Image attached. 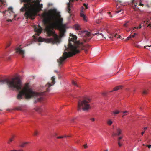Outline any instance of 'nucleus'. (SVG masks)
<instances>
[{
  "label": "nucleus",
  "instance_id": "7",
  "mask_svg": "<svg viewBox=\"0 0 151 151\" xmlns=\"http://www.w3.org/2000/svg\"><path fill=\"white\" fill-rule=\"evenodd\" d=\"M16 52L22 56V57L24 58V57L25 52L24 50H22L20 47H18L16 49Z\"/></svg>",
  "mask_w": 151,
  "mask_h": 151
},
{
  "label": "nucleus",
  "instance_id": "30",
  "mask_svg": "<svg viewBox=\"0 0 151 151\" xmlns=\"http://www.w3.org/2000/svg\"><path fill=\"white\" fill-rule=\"evenodd\" d=\"M13 9V8L12 7H9L8 8V11H6L5 12H4V13H5V12H8L9 11L11 10V11H12V10Z\"/></svg>",
  "mask_w": 151,
  "mask_h": 151
},
{
  "label": "nucleus",
  "instance_id": "1",
  "mask_svg": "<svg viewBox=\"0 0 151 151\" xmlns=\"http://www.w3.org/2000/svg\"><path fill=\"white\" fill-rule=\"evenodd\" d=\"M42 16L43 23L46 26L45 31L47 35H52L53 38L43 39L45 42L53 44L59 43L60 40L58 36L55 33L53 28H56L59 31L60 36L62 37L66 32V25L63 24V19L56 18L55 14L47 12H44Z\"/></svg>",
  "mask_w": 151,
  "mask_h": 151
},
{
  "label": "nucleus",
  "instance_id": "10",
  "mask_svg": "<svg viewBox=\"0 0 151 151\" xmlns=\"http://www.w3.org/2000/svg\"><path fill=\"white\" fill-rule=\"evenodd\" d=\"M52 84L50 83H47L45 86V88L46 91H48L50 90L49 88L52 86Z\"/></svg>",
  "mask_w": 151,
  "mask_h": 151
},
{
  "label": "nucleus",
  "instance_id": "9",
  "mask_svg": "<svg viewBox=\"0 0 151 151\" xmlns=\"http://www.w3.org/2000/svg\"><path fill=\"white\" fill-rule=\"evenodd\" d=\"M69 2L67 3V11L69 13H70V6L71 5V4L70 3V2H73L74 0H69Z\"/></svg>",
  "mask_w": 151,
  "mask_h": 151
},
{
  "label": "nucleus",
  "instance_id": "15",
  "mask_svg": "<svg viewBox=\"0 0 151 151\" xmlns=\"http://www.w3.org/2000/svg\"><path fill=\"white\" fill-rule=\"evenodd\" d=\"M35 109L36 111H38L39 112H40L41 111H42V109L41 108L37 107L35 108Z\"/></svg>",
  "mask_w": 151,
  "mask_h": 151
},
{
  "label": "nucleus",
  "instance_id": "25",
  "mask_svg": "<svg viewBox=\"0 0 151 151\" xmlns=\"http://www.w3.org/2000/svg\"><path fill=\"white\" fill-rule=\"evenodd\" d=\"M50 12H52L54 13H56L57 12V10L55 9H53L49 11Z\"/></svg>",
  "mask_w": 151,
  "mask_h": 151
},
{
  "label": "nucleus",
  "instance_id": "41",
  "mask_svg": "<svg viewBox=\"0 0 151 151\" xmlns=\"http://www.w3.org/2000/svg\"><path fill=\"white\" fill-rule=\"evenodd\" d=\"M121 11V10H118L117 11H116V13H119L120 11Z\"/></svg>",
  "mask_w": 151,
  "mask_h": 151
},
{
  "label": "nucleus",
  "instance_id": "13",
  "mask_svg": "<svg viewBox=\"0 0 151 151\" xmlns=\"http://www.w3.org/2000/svg\"><path fill=\"white\" fill-rule=\"evenodd\" d=\"M31 1L30 3L31 4H37L38 3V1H40V2L41 1V0H31Z\"/></svg>",
  "mask_w": 151,
  "mask_h": 151
},
{
  "label": "nucleus",
  "instance_id": "37",
  "mask_svg": "<svg viewBox=\"0 0 151 151\" xmlns=\"http://www.w3.org/2000/svg\"><path fill=\"white\" fill-rule=\"evenodd\" d=\"M131 38V35H130L127 38L126 40H129Z\"/></svg>",
  "mask_w": 151,
  "mask_h": 151
},
{
  "label": "nucleus",
  "instance_id": "61",
  "mask_svg": "<svg viewBox=\"0 0 151 151\" xmlns=\"http://www.w3.org/2000/svg\"><path fill=\"white\" fill-rule=\"evenodd\" d=\"M57 135V134L56 133L55 134V135L54 136H56Z\"/></svg>",
  "mask_w": 151,
  "mask_h": 151
},
{
  "label": "nucleus",
  "instance_id": "59",
  "mask_svg": "<svg viewBox=\"0 0 151 151\" xmlns=\"http://www.w3.org/2000/svg\"><path fill=\"white\" fill-rule=\"evenodd\" d=\"M104 151H108V150L107 149L106 150H105Z\"/></svg>",
  "mask_w": 151,
  "mask_h": 151
},
{
  "label": "nucleus",
  "instance_id": "36",
  "mask_svg": "<svg viewBox=\"0 0 151 151\" xmlns=\"http://www.w3.org/2000/svg\"><path fill=\"white\" fill-rule=\"evenodd\" d=\"M83 5L84 6H85V7L86 9H88V6H87V5H86V4L84 3L83 4Z\"/></svg>",
  "mask_w": 151,
  "mask_h": 151
},
{
  "label": "nucleus",
  "instance_id": "23",
  "mask_svg": "<svg viewBox=\"0 0 151 151\" xmlns=\"http://www.w3.org/2000/svg\"><path fill=\"white\" fill-rule=\"evenodd\" d=\"M3 5H5L4 2L3 0H0V7H1Z\"/></svg>",
  "mask_w": 151,
  "mask_h": 151
},
{
  "label": "nucleus",
  "instance_id": "54",
  "mask_svg": "<svg viewBox=\"0 0 151 151\" xmlns=\"http://www.w3.org/2000/svg\"><path fill=\"white\" fill-rule=\"evenodd\" d=\"M133 35H134V36H135V35H137V34L136 33H134Z\"/></svg>",
  "mask_w": 151,
  "mask_h": 151
},
{
  "label": "nucleus",
  "instance_id": "18",
  "mask_svg": "<svg viewBox=\"0 0 151 151\" xmlns=\"http://www.w3.org/2000/svg\"><path fill=\"white\" fill-rule=\"evenodd\" d=\"M84 32L85 34V36L86 37H89L90 36V32L86 31Z\"/></svg>",
  "mask_w": 151,
  "mask_h": 151
},
{
  "label": "nucleus",
  "instance_id": "12",
  "mask_svg": "<svg viewBox=\"0 0 151 151\" xmlns=\"http://www.w3.org/2000/svg\"><path fill=\"white\" fill-rule=\"evenodd\" d=\"M80 16L83 18L84 20L86 21L87 20L86 19V17L85 15L83 14V12H81L80 14Z\"/></svg>",
  "mask_w": 151,
  "mask_h": 151
},
{
  "label": "nucleus",
  "instance_id": "58",
  "mask_svg": "<svg viewBox=\"0 0 151 151\" xmlns=\"http://www.w3.org/2000/svg\"><path fill=\"white\" fill-rule=\"evenodd\" d=\"M136 47H137L138 48L139 47V46H135Z\"/></svg>",
  "mask_w": 151,
  "mask_h": 151
},
{
  "label": "nucleus",
  "instance_id": "16",
  "mask_svg": "<svg viewBox=\"0 0 151 151\" xmlns=\"http://www.w3.org/2000/svg\"><path fill=\"white\" fill-rule=\"evenodd\" d=\"M129 21H127L125 23H124L123 26L125 28H127L129 25Z\"/></svg>",
  "mask_w": 151,
  "mask_h": 151
},
{
  "label": "nucleus",
  "instance_id": "8",
  "mask_svg": "<svg viewBox=\"0 0 151 151\" xmlns=\"http://www.w3.org/2000/svg\"><path fill=\"white\" fill-rule=\"evenodd\" d=\"M122 133V130L119 128L117 127L116 128V132H113L112 134V136H119Z\"/></svg>",
  "mask_w": 151,
  "mask_h": 151
},
{
  "label": "nucleus",
  "instance_id": "53",
  "mask_svg": "<svg viewBox=\"0 0 151 151\" xmlns=\"http://www.w3.org/2000/svg\"><path fill=\"white\" fill-rule=\"evenodd\" d=\"M84 42H86V41L87 40H85V39H84Z\"/></svg>",
  "mask_w": 151,
  "mask_h": 151
},
{
  "label": "nucleus",
  "instance_id": "29",
  "mask_svg": "<svg viewBox=\"0 0 151 151\" xmlns=\"http://www.w3.org/2000/svg\"><path fill=\"white\" fill-rule=\"evenodd\" d=\"M38 132L37 131L35 130V131L34 133V135L35 136H37L38 135Z\"/></svg>",
  "mask_w": 151,
  "mask_h": 151
},
{
  "label": "nucleus",
  "instance_id": "32",
  "mask_svg": "<svg viewBox=\"0 0 151 151\" xmlns=\"http://www.w3.org/2000/svg\"><path fill=\"white\" fill-rule=\"evenodd\" d=\"M66 137V136H59L58 137H57V138L58 139H60V138H63L64 137Z\"/></svg>",
  "mask_w": 151,
  "mask_h": 151
},
{
  "label": "nucleus",
  "instance_id": "17",
  "mask_svg": "<svg viewBox=\"0 0 151 151\" xmlns=\"http://www.w3.org/2000/svg\"><path fill=\"white\" fill-rule=\"evenodd\" d=\"M119 113V111L118 110H115L114 111H113L111 114H114V115L117 114Z\"/></svg>",
  "mask_w": 151,
  "mask_h": 151
},
{
  "label": "nucleus",
  "instance_id": "52",
  "mask_svg": "<svg viewBox=\"0 0 151 151\" xmlns=\"http://www.w3.org/2000/svg\"><path fill=\"white\" fill-rule=\"evenodd\" d=\"M7 21L8 22H11L12 21V20L11 19L8 20Z\"/></svg>",
  "mask_w": 151,
  "mask_h": 151
},
{
  "label": "nucleus",
  "instance_id": "57",
  "mask_svg": "<svg viewBox=\"0 0 151 151\" xmlns=\"http://www.w3.org/2000/svg\"><path fill=\"white\" fill-rule=\"evenodd\" d=\"M150 25H151V24L150 23V24H149L148 25V27L149 26H150Z\"/></svg>",
  "mask_w": 151,
  "mask_h": 151
},
{
  "label": "nucleus",
  "instance_id": "33",
  "mask_svg": "<svg viewBox=\"0 0 151 151\" xmlns=\"http://www.w3.org/2000/svg\"><path fill=\"white\" fill-rule=\"evenodd\" d=\"M122 137H119L118 138V142H120V140L122 139Z\"/></svg>",
  "mask_w": 151,
  "mask_h": 151
},
{
  "label": "nucleus",
  "instance_id": "43",
  "mask_svg": "<svg viewBox=\"0 0 151 151\" xmlns=\"http://www.w3.org/2000/svg\"><path fill=\"white\" fill-rule=\"evenodd\" d=\"M139 5L142 6H144V4H142L141 3H139Z\"/></svg>",
  "mask_w": 151,
  "mask_h": 151
},
{
  "label": "nucleus",
  "instance_id": "28",
  "mask_svg": "<svg viewBox=\"0 0 151 151\" xmlns=\"http://www.w3.org/2000/svg\"><path fill=\"white\" fill-rule=\"evenodd\" d=\"M147 127H144V130L143 132L141 133V134L142 135H143L144 134V132L145 131L147 130Z\"/></svg>",
  "mask_w": 151,
  "mask_h": 151
},
{
  "label": "nucleus",
  "instance_id": "48",
  "mask_svg": "<svg viewBox=\"0 0 151 151\" xmlns=\"http://www.w3.org/2000/svg\"><path fill=\"white\" fill-rule=\"evenodd\" d=\"M147 146H148V147L149 148H150L151 147V145H148Z\"/></svg>",
  "mask_w": 151,
  "mask_h": 151
},
{
  "label": "nucleus",
  "instance_id": "24",
  "mask_svg": "<svg viewBox=\"0 0 151 151\" xmlns=\"http://www.w3.org/2000/svg\"><path fill=\"white\" fill-rule=\"evenodd\" d=\"M148 93L147 90H144L142 92V94L144 95H145L147 94Z\"/></svg>",
  "mask_w": 151,
  "mask_h": 151
},
{
  "label": "nucleus",
  "instance_id": "55",
  "mask_svg": "<svg viewBox=\"0 0 151 151\" xmlns=\"http://www.w3.org/2000/svg\"><path fill=\"white\" fill-rule=\"evenodd\" d=\"M127 115V114H124V115H123L122 116V117H123L125 115Z\"/></svg>",
  "mask_w": 151,
  "mask_h": 151
},
{
  "label": "nucleus",
  "instance_id": "39",
  "mask_svg": "<svg viewBox=\"0 0 151 151\" xmlns=\"http://www.w3.org/2000/svg\"><path fill=\"white\" fill-rule=\"evenodd\" d=\"M118 144L119 147H121L122 146V144H121L120 142H118Z\"/></svg>",
  "mask_w": 151,
  "mask_h": 151
},
{
  "label": "nucleus",
  "instance_id": "20",
  "mask_svg": "<svg viewBox=\"0 0 151 151\" xmlns=\"http://www.w3.org/2000/svg\"><path fill=\"white\" fill-rule=\"evenodd\" d=\"M14 136H12L11 138H10L9 139V141L8 142V143H10V142H12V141H13L14 140Z\"/></svg>",
  "mask_w": 151,
  "mask_h": 151
},
{
  "label": "nucleus",
  "instance_id": "62",
  "mask_svg": "<svg viewBox=\"0 0 151 151\" xmlns=\"http://www.w3.org/2000/svg\"><path fill=\"white\" fill-rule=\"evenodd\" d=\"M145 22V21H144V22H142V23H144Z\"/></svg>",
  "mask_w": 151,
  "mask_h": 151
},
{
  "label": "nucleus",
  "instance_id": "19",
  "mask_svg": "<svg viewBox=\"0 0 151 151\" xmlns=\"http://www.w3.org/2000/svg\"><path fill=\"white\" fill-rule=\"evenodd\" d=\"M72 83L73 85L76 86L77 87H79L78 85L77 84V83L76 81L73 80L72 81Z\"/></svg>",
  "mask_w": 151,
  "mask_h": 151
},
{
  "label": "nucleus",
  "instance_id": "35",
  "mask_svg": "<svg viewBox=\"0 0 151 151\" xmlns=\"http://www.w3.org/2000/svg\"><path fill=\"white\" fill-rule=\"evenodd\" d=\"M11 44V43L10 42H9V43H8L7 44V45L6 47V48L8 47Z\"/></svg>",
  "mask_w": 151,
  "mask_h": 151
},
{
  "label": "nucleus",
  "instance_id": "21",
  "mask_svg": "<svg viewBox=\"0 0 151 151\" xmlns=\"http://www.w3.org/2000/svg\"><path fill=\"white\" fill-rule=\"evenodd\" d=\"M112 121L111 120H108V121H107V124L109 125H111L112 124Z\"/></svg>",
  "mask_w": 151,
  "mask_h": 151
},
{
  "label": "nucleus",
  "instance_id": "42",
  "mask_svg": "<svg viewBox=\"0 0 151 151\" xmlns=\"http://www.w3.org/2000/svg\"><path fill=\"white\" fill-rule=\"evenodd\" d=\"M127 112H128L127 111H122V112L124 114H125L126 113H127Z\"/></svg>",
  "mask_w": 151,
  "mask_h": 151
},
{
  "label": "nucleus",
  "instance_id": "40",
  "mask_svg": "<svg viewBox=\"0 0 151 151\" xmlns=\"http://www.w3.org/2000/svg\"><path fill=\"white\" fill-rule=\"evenodd\" d=\"M90 119L93 122L95 120V119L94 118H91Z\"/></svg>",
  "mask_w": 151,
  "mask_h": 151
},
{
  "label": "nucleus",
  "instance_id": "46",
  "mask_svg": "<svg viewBox=\"0 0 151 151\" xmlns=\"http://www.w3.org/2000/svg\"><path fill=\"white\" fill-rule=\"evenodd\" d=\"M16 151H23V150L22 149H20V150H16Z\"/></svg>",
  "mask_w": 151,
  "mask_h": 151
},
{
  "label": "nucleus",
  "instance_id": "56",
  "mask_svg": "<svg viewBox=\"0 0 151 151\" xmlns=\"http://www.w3.org/2000/svg\"><path fill=\"white\" fill-rule=\"evenodd\" d=\"M11 151H17L16 150H11Z\"/></svg>",
  "mask_w": 151,
  "mask_h": 151
},
{
  "label": "nucleus",
  "instance_id": "6",
  "mask_svg": "<svg viewBox=\"0 0 151 151\" xmlns=\"http://www.w3.org/2000/svg\"><path fill=\"white\" fill-rule=\"evenodd\" d=\"M34 30L35 32V35L39 36L42 32V28L39 25H38V27H37L35 25L34 26Z\"/></svg>",
  "mask_w": 151,
  "mask_h": 151
},
{
  "label": "nucleus",
  "instance_id": "31",
  "mask_svg": "<svg viewBox=\"0 0 151 151\" xmlns=\"http://www.w3.org/2000/svg\"><path fill=\"white\" fill-rule=\"evenodd\" d=\"M114 37H116L117 36H118L117 38H119L121 39V36L120 35H118L116 34H114L113 36H114Z\"/></svg>",
  "mask_w": 151,
  "mask_h": 151
},
{
  "label": "nucleus",
  "instance_id": "3",
  "mask_svg": "<svg viewBox=\"0 0 151 151\" xmlns=\"http://www.w3.org/2000/svg\"><path fill=\"white\" fill-rule=\"evenodd\" d=\"M70 37L69 38V43L67 47L65 45V50L62 57H61L57 61L59 65L62 63L67 58L72 57L76 54L80 52V50H84V47L82 42L76 41L77 37L72 34H70Z\"/></svg>",
  "mask_w": 151,
  "mask_h": 151
},
{
  "label": "nucleus",
  "instance_id": "60",
  "mask_svg": "<svg viewBox=\"0 0 151 151\" xmlns=\"http://www.w3.org/2000/svg\"><path fill=\"white\" fill-rule=\"evenodd\" d=\"M99 34V33H96L95 34V35H97V34Z\"/></svg>",
  "mask_w": 151,
  "mask_h": 151
},
{
  "label": "nucleus",
  "instance_id": "51",
  "mask_svg": "<svg viewBox=\"0 0 151 151\" xmlns=\"http://www.w3.org/2000/svg\"><path fill=\"white\" fill-rule=\"evenodd\" d=\"M85 52H86V53L88 52L87 50V49L85 50Z\"/></svg>",
  "mask_w": 151,
  "mask_h": 151
},
{
  "label": "nucleus",
  "instance_id": "26",
  "mask_svg": "<svg viewBox=\"0 0 151 151\" xmlns=\"http://www.w3.org/2000/svg\"><path fill=\"white\" fill-rule=\"evenodd\" d=\"M55 78L54 77H52L51 78V80L52 81V85H54L55 83Z\"/></svg>",
  "mask_w": 151,
  "mask_h": 151
},
{
  "label": "nucleus",
  "instance_id": "64",
  "mask_svg": "<svg viewBox=\"0 0 151 151\" xmlns=\"http://www.w3.org/2000/svg\"><path fill=\"white\" fill-rule=\"evenodd\" d=\"M148 21H147V23H146L147 24H148Z\"/></svg>",
  "mask_w": 151,
  "mask_h": 151
},
{
  "label": "nucleus",
  "instance_id": "38",
  "mask_svg": "<svg viewBox=\"0 0 151 151\" xmlns=\"http://www.w3.org/2000/svg\"><path fill=\"white\" fill-rule=\"evenodd\" d=\"M151 46H149V45H146L144 46V48L145 49H147V47H150Z\"/></svg>",
  "mask_w": 151,
  "mask_h": 151
},
{
  "label": "nucleus",
  "instance_id": "22",
  "mask_svg": "<svg viewBox=\"0 0 151 151\" xmlns=\"http://www.w3.org/2000/svg\"><path fill=\"white\" fill-rule=\"evenodd\" d=\"M75 28L76 30H79L81 29L80 26L78 24H76L75 25Z\"/></svg>",
  "mask_w": 151,
  "mask_h": 151
},
{
  "label": "nucleus",
  "instance_id": "50",
  "mask_svg": "<svg viewBox=\"0 0 151 151\" xmlns=\"http://www.w3.org/2000/svg\"><path fill=\"white\" fill-rule=\"evenodd\" d=\"M136 28H137V27H134V28H133V30H134L135 29H136Z\"/></svg>",
  "mask_w": 151,
  "mask_h": 151
},
{
  "label": "nucleus",
  "instance_id": "5",
  "mask_svg": "<svg viewBox=\"0 0 151 151\" xmlns=\"http://www.w3.org/2000/svg\"><path fill=\"white\" fill-rule=\"evenodd\" d=\"M91 99L88 97H86L83 98L81 101H78V110L82 109L84 111H88L91 108L90 103Z\"/></svg>",
  "mask_w": 151,
  "mask_h": 151
},
{
  "label": "nucleus",
  "instance_id": "11",
  "mask_svg": "<svg viewBox=\"0 0 151 151\" xmlns=\"http://www.w3.org/2000/svg\"><path fill=\"white\" fill-rule=\"evenodd\" d=\"M29 143V142H21L20 144L19 145V147H25L27 144Z\"/></svg>",
  "mask_w": 151,
  "mask_h": 151
},
{
  "label": "nucleus",
  "instance_id": "44",
  "mask_svg": "<svg viewBox=\"0 0 151 151\" xmlns=\"http://www.w3.org/2000/svg\"><path fill=\"white\" fill-rule=\"evenodd\" d=\"M134 1L135 0H131L132 3L133 4L134 3Z\"/></svg>",
  "mask_w": 151,
  "mask_h": 151
},
{
  "label": "nucleus",
  "instance_id": "14",
  "mask_svg": "<svg viewBox=\"0 0 151 151\" xmlns=\"http://www.w3.org/2000/svg\"><path fill=\"white\" fill-rule=\"evenodd\" d=\"M122 86H119L115 87L114 88V91H117L118 90L121 89L122 88Z\"/></svg>",
  "mask_w": 151,
  "mask_h": 151
},
{
  "label": "nucleus",
  "instance_id": "47",
  "mask_svg": "<svg viewBox=\"0 0 151 151\" xmlns=\"http://www.w3.org/2000/svg\"><path fill=\"white\" fill-rule=\"evenodd\" d=\"M33 37H34V39H37V38H36V37L35 35H33Z\"/></svg>",
  "mask_w": 151,
  "mask_h": 151
},
{
  "label": "nucleus",
  "instance_id": "49",
  "mask_svg": "<svg viewBox=\"0 0 151 151\" xmlns=\"http://www.w3.org/2000/svg\"><path fill=\"white\" fill-rule=\"evenodd\" d=\"M131 36V37H134V35H130Z\"/></svg>",
  "mask_w": 151,
  "mask_h": 151
},
{
  "label": "nucleus",
  "instance_id": "45",
  "mask_svg": "<svg viewBox=\"0 0 151 151\" xmlns=\"http://www.w3.org/2000/svg\"><path fill=\"white\" fill-rule=\"evenodd\" d=\"M141 27H141V25H140L138 27H137V29H140L141 28Z\"/></svg>",
  "mask_w": 151,
  "mask_h": 151
},
{
  "label": "nucleus",
  "instance_id": "2",
  "mask_svg": "<svg viewBox=\"0 0 151 151\" xmlns=\"http://www.w3.org/2000/svg\"><path fill=\"white\" fill-rule=\"evenodd\" d=\"M0 83L2 84H6L9 87L16 88L19 91L17 97L18 100L22 99L24 95L26 99L35 98L36 99L34 102L35 103L42 101L43 99L42 96L45 94V92L39 93L33 91L30 87L29 83H26L23 86L20 80L18 77L12 78L11 80L7 79L2 80L0 78Z\"/></svg>",
  "mask_w": 151,
  "mask_h": 151
},
{
  "label": "nucleus",
  "instance_id": "34",
  "mask_svg": "<svg viewBox=\"0 0 151 151\" xmlns=\"http://www.w3.org/2000/svg\"><path fill=\"white\" fill-rule=\"evenodd\" d=\"M83 146L86 149L88 148L87 144H86L83 145Z\"/></svg>",
  "mask_w": 151,
  "mask_h": 151
},
{
  "label": "nucleus",
  "instance_id": "27",
  "mask_svg": "<svg viewBox=\"0 0 151 151\" xmlns=\"http://www.w3.org/2000/svg\"><path fill=\"white\" fill-rule=\"evenodd\" d=\"M15 109L17 110H20L21 111H22V109L21 107L19 106L17 107H16L15 108Z\"/></svg>",
  "mask_w": 151,
  "mask_h": 151
},
{
  "label": "nucleus",
  "instance_id": "63",
  "mask_svg": "<svg viewBox=\"0 0 151 151\" xmlns=\"http://www.w3.org/2000/svg\"><path fill=\"white\" fill-rule=\"evenodd\" d=\"M50 4H48V6H50Z\"/></svg>",
  "mask_w": 151,
  "mask_h": 151
},
{
  "label": "nucleus",
  "instance_id": "4",
  "mask_svg": "<svg viewBox=\"0 0 151 151\" xmlns=\"http://www.w3.org/2000/svg\"><path fill=\"white\" fill-rule=\"evenodd\" d=\"M20 1L21 4L24 3V6L20 9V10L21 12H25L24 15L27 19L29 18L34 19L33 17H35L43 7L42 4H40V1L37 4H31L30 3L31 0H20Z\"/></svg>",
  "mask_w": 151,
  "mask_h": 151
}]
</instances>
